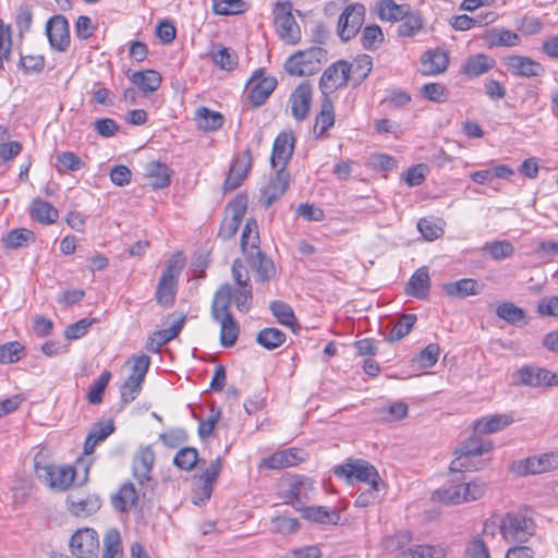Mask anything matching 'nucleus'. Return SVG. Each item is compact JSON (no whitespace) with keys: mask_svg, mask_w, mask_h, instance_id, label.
<instances>
[{"mask_svg":"<svg viewBox=\"0 0 558 558\" xmlns=\"http://www.w3.org/2000/svg\"><path fill=\"white\" fill-rule=\"evenodd\" d=\"M112 506L116 510L126 512L136 506L137 493L132 483H125L119 492L112 497Z\"/></svg>","mask_w":558,"mask_h":558,"instance_id":"a19ab883","label":"nucleus"},{"mask_svg":"<svg viewBox=\"0 0 558 558\" xmlns=\"http://www.w3.org/2000/svg\"><path fill=\"white\" fill-rule=\"evenodd\" d=\"M517 381L531 387L558 386V375L546 368L523 366L517 374Z\"/></svg>","mask_w":558,"mask_h":558,"instance_id":"dca6fc26","label":"nucleus"},{"mask_svg":"<svg viewBox=\"0 0 558 558\" xmlns=\"http://www.w3.org/2000/svg\"><path fill=\"white\" fill-rule=\"evenodd\" d=\"M312 101V88L307 83H301L292 92L289 98L292 117L298 121L307 118Z\"/></svg>","mask_w":558,"mask_h":558,"instance_id":"4be33fe9","label":"nucleus"},{"mask_svg":"<svg viewBox=\"0 0 558 558\" xmlns=\"http://www.w3.org/2000/svg\"><path fill=\"white\" fill-rule=\"evenodd\" d=\"M496 315L510 325H519L524 322L525 312L512 302H502L496 307Z\"/></svg>","mask_w":558,"mask_h":558,"instance_id":"49530a36","label":"nucleus"},{"mask_svg":"<svg viewBox=\"0 0 558 558\" xmlns=\"http://www.w3.org/2000/svg\"><path fill=\"white\" fill-rule=\"evenodd\" d=\"M145 173L154 189L167 187L171 182V170L167 165L159 161L148 162L145 167Z\"/></svg>","mask_w":558,"mask_h":558,"instance_id":"473e14b6","label":"nucleus"},{"mask_svg":"<svg viewBox=\"0 0 558 558\" xmlns=\"http://www.w3.org/2000/svg\"><path fill=\"white\" fill-rule=\"evenodd\" d=\"M114 430L112 421L96 424L90 433L87 435L84 444L85 453L89 454L93 452L95 446L105 440Z\"/></svg>","mask_w":558,"mask_h":558,"instance_id":"c03bdc74","label":"nucleus"},{"mask_svg":"<svg viewBox=\"0 0 558 558\" xmlns=\"http://www.w3.org/2000/svg\"><path fill=\"white\" fill-rule=\"evenodd\" d=\"M213 60L220 69L230 71L238 64V56L227 47H220L213 53Z\"/></svg>","mask_w":558,"mask_h":558,"instance_id":"69168bd1","label":"nucleus"},{"mask_svg":"<svg viewBox=\"0 0 558 558\" xmlns=\"http://www.w3.org/2000/svg\"><path fill=\"white\" fill-rule=\"evenodd\" d=\"M303 518L319 524H338L340 514L324 506H308L301 509Z\"/></svg>","mask_w":558,"mask_h":558,"instance_id":"72a5a7b5","label":"nucleus"},{"mask_svg":"<svg viewBox=\"0 0 558 558\" xmlns=\"http://www.w3.org/2000/svg\"><path fill=\"white\" fill-rule=\"evenodd\" d=\"M430 289V278L427 267L418 268L410 278L405 292L407 294L417 298L425 299Z\"/></svg>","mask_w":558,"mask_h":558,"instance_id":"cd10ccee","label":"nucleus"},{"mask_svg":"<svg viewBox=\"0 0 558 558\" xmlns=\"http://www.w3.org/2000/svg\"><path fill=\"white\" fill-rule=\"evenodd\" d=\"M446 553L441 547L430 545H417L402 550L399 558H445Z\"/></svg>","mask_w":558,"mask_h":558,"instance_id":"8fccbe9b","label":"nucleus"},{"mask_svg":"<svg viewBox=\"0 0 558 558\" xmlns=\"http://www.w3.org/2000/svg\"><path fill=\"white\" fill-rule=\"evenodd\" d=\"M46 35L52 49L64 52L70 47V25L64 15L56 14L46 23Z\"/></svg>","mask_w":558,"mask_h":558,"instance_id":"ddd939ff","label":"nucleus"},{"mask_svg":"<svg viewBox=\"0 0 558 558\" xmlns=\"http://www.w3.org/2000/svg\"><path fill=\"white\" fill-rule=\"evenodd\" d=\"M290 184V174L282 168H277L276 174L270 178L268 183L260 189V203L265 208H269L288 190Z\"/></svg>","mask_w":558,"mask_h":558,"instance_id":"2eb2a0df","label":"nucleus"},{"mask_svg":"<svg viewBox=\"0 0 558 558\" xmlns=\"http://www.w3.org/2000/svg\"><path fill=\"white\" fill-rule=\"evenodd\" d=\"M36 476L47 486L57 490L68 489L74 481L75 469L72 466H57L47 461L43 450L34 457Z\"/></svg>","mask_w":558,"mask_h":558,"instance_id":"7ed1b4c3","label":"nucleus"},{"mask_svg":"<svg viewBox=\"0 0 558 558\" xmlns=\"http://www.w3.org/2000/svg\"><path fill=\"white\" fill-rule=\"evenodd\" d=\"M31 215L43 225H51L59 217L58 210L50 203L41 198H35L32 202Z\"/></svg>","mask_w":558,"mask_h":558,"instance_id":"79ce46f5","label":"nucleus"},{"mask_svg":"<svg viewBox=\"0 0 558 558\" xmlns=\"http://www.w3.org/2000/svg\"><path fill=\"white\" fill-rule=\"evenodd\" d=\"M251 268L257 274V280L269 281L276 275L274 262L267 257L260 250L246 255Z\"/></svg>","mask_w":558,"mask_h":558,"instance_id":"b1692460","label":"nucleus"},{"mask_svg":"<svg viewBox=\"0 0 558 558\" xmlns=\"http://www.w3.org/2000/svg\"><path fill=\"white\" fill-rule=\"evenodd\" d=\"M198 461V451L192 447L180 449L173 458V463L181 470H192Z\"/></svg>","mask_w":558,"mask_h":558,"instance_id":"bf43d9fd","label":"nucleus"},{"mask_svg":"<svg viewBox=\"0 0 558 558\" xmlns=\"http://www.w3.org/2000/svg\"><path fill=\"white\" fill-rule=\"evenodd\" d=\"M482 251L488 253L495 260H500L510 257L514 247L509 241L502 240L485 243Z\"/></svg>","mask_w":558,"mask_h":558,"instance_id":"6e6d98bb","label":"nucleus"},{"mask_svg":"<svg viewBox=\"0 0 558 558\" xmlns=\"http://www.w3.org/2000/svg\"><path fill=\"white\" fill-rule=\"evenodd\" d=\"M241 250L245 256L260 250L258 226L255 219H248L245 222L241 235Z\"/></svg>","mask_w":558,"mask_h":558,"instance_id":"ea45409f","label":"nucleus"},{"mask_svg":"<svg viewBox=\"0 0 558 558\" xmlns=\"http://www.w3.org/2000/svg\"><path fill=\"white\" fill-rule=\"evenodd\" d=\"M416 322V315L414 314H403L399 318V320L391 328L387 339L390 342L398 341L405 337L411 329L413 328Z\"/></svg>","mask_w":558,"mask_h":558,"instance_id":"603ef678","label":"nucleus"},{"mask_svg":"<svg viewBox=\"0 0 558 558\" xmlns=\"http://www.w3.org/2000/svg\"><path fill=\"white\" fill-rule=\"evenodd\" d=\"M434 498L451 505H459L465 502V495L463 492V484L451 485L448 488L438 489L434 493Z\"/></svg>","mask_w":558,"mask_h":558,"instance_id":"864d4df0","label":"nucleus"},{"mask_svg":"<svg viewBox=\"0 0 558 558\" xmlns=\"http://www.w3.org/2000/svg\"><path fill=\"white\" fill-rule=\"evenodd\" d=\"M333 473L350 485L356 482L365 483L373 487L384 484L376 468L364 459L349 458L344 463L336 466Z\"/></svg>","mask_w":558,"mask_h":558,"instance_id":"39448f33","label":"nucleus"},{"mask_svg":"<svg viewBox=\"0 0 558 558\" xmlns=\"http://www.w3.org/2000/svg\"><path fill=\"white\" fill-rule=\"evenodd\" d=\"M58 171H77L85 167V162L72 151H63L57 156Z\"/></svg>","mask_w":558,"mask_h":558,"instance_id":"0e129e2a","label":"nucleus"},{"mask_svg":"<svg viewBox=\"0 0 558 558\" xmlns=\"http://www.w3.org/2000/svg\"><path fill=\"white\" fill-rule=\"evenodd\" d=\"M111 373L105 371L101 375L90 385L87 400L90 404H99L102 401L104 392L110 381Z\"/></svg>","mask_w":558,"mask_h":558,"instance_id":"13d9d810","label":"nucleus"},{"mask_svg":"<svg viewBox=\"0 0 558 558\" xmlns=\"http://www.w3.org/2000/svg\"><path fill=\"white\" fill-rule=\"evenodd\" d=\"M335 124L333 102L328 96L322 101L320 111L316 117L314 133L317 137L323 136Z\"/></svg>","mask_w":558,"mask_h":558,"instance_id":"f704fd0d","label":"nucleus"},{"mask_svg":"<svg viewBox=\"0 0 558 558\" xmlns=\"http://www.w3.org/2000/svg\"><path fill=\"white\" fill-rule=\"evenodd\" d=\"M442 290L449 296L464 299L480 294L482 286L475 279L464 278L444 284Z\"/></svg>","mask_w":558,"mask_h":558,"instance_id":"c85d7f7f","label":"nucleus"},{"mask_svg":"<svg viewBox=\"0 0 558 558\" xmlns=\"http://www.w3.org/2000/svg\"><path fill=\"white\" fill-rule=\"evenodd\" d=\"M504 64L514 76L537 77L545 73V68L539 62L524 56H509Z\"/></svg>","mask_w":558,"mask_h":558,"instance_id":"6ab92c4d","label":"nucleus"},{"mask_svg":"<svg viewBox=\"0 0 558 558\" xmlns=\"http://www.w3.org/2000/svg\"><path fill=\"white\" fill-rule=\"evenodd\" d=\"M277 78L266 76L263 69L254 72L247 85V97L255 107L262 106L277 87Z\"/></svg>","mask_w":558,"mask_h":558,"instance_id":"f8f14e48","label":"nucleus"},{"mask_svg":"<svg viewBox=\"0 0 558 558\" xmlns=\"http://www.w3.org/2000/svg\"><path fill=\"white\" fill-rule=\"evenodd\" d=\"M327 59V51L324 48L313 46L290 56L284 63V70L290 75L308 76L318 72Z\"/></svg>","mask_w":558,"mask_h":558,"instance_id":"20e7f679","label":"nucleus"},{"mask_svg":"<svg viewBox=\"0 0 558 558\" xmlns=\"http://www.w3.org/2000/svg\"><path fill=\"white\" fill-rule=\"evenodd\" d=\"M104 553L122 558L121 535L117 529L107 531L104 538Z\"/></svg>","mask_w":558,"mask_h":558,"instance_id":"338daca9","label":"nucleus"},{"mask_svg":"<svg viewBox=\"0 0 558 558\" xmlns=\"http://www.w3.org/2000/svg\"><path fill=\"white\" fill-rule=\"evenodd\" d=\"M246 3L243 0H214L213 11L217 15H233L243 13Z\"/></svg>","mask_w":558,"mask_h":558,"instance_id":"4d7b16f0","label":"nucleus"},{"mask_svg":"<svg viewBox=\"0 0 558 558\" xmlns=\"http://www.w3.org/2000/svg\"><path fill=\"white\" fill-rule=\"evenodd\" d=\"M295 137L292 132H281L275 138L271 151V165L272 168H282L286 170V166L292 157L294 150Z\"/></svg>","mask_w":558,"mask_h":558,"instance_id":"aec40b11","label":"nucleus"},{"mask_svg":"<svg viewBox=\"0 0 558 558\" xmlns=\"http://www.w3.org/2000/svg\"><path fill=\"white\" fill-rule=\"evenodd\" d=\"M384 41V34L378 25L372 24L363 28L361 44L366 50L377 49Z\"/></svg>","mask_w":558,"mask_h":558,"instance_id":"5fc2aeb1","label":"nucleus"},{"mask_svg":"<svg viewBox=\"0 0 558 558\" xmlns=\"http://www.w3.org/2000/svg\"><path fill=\"white\" fill-rule=\"evenodd\" d=\"M498 527L502 538L509 543L523 544L535 533L534 520L526 508L506 513Z\"/></svg>","mask_w":558,"mask_h":558,"instance_id":"f03ea898","label":"nucleus"},{"mask_svg":"<svg viewBox=\"0 0 558 558\" xmlns=\"http://www.w3.org/2000/svg\"><path fill=\"white\" fill-rule=\"evenodd\" d=\"M475 459L476 458L456 452V458L451 461L449 469L452 473L480 470L482 468V463L480 461H475Z\"/></svg>","mask_w":558,"mask_h":558,"instance_id":"e2e57ef3","label":"nucleus"},{"mask_svg":"<svg viewBox=\"0 0 558 558\" xmlns=\"http://www.w3.org/2000/svg\"><path fill=\"white\" fill-rule=\"evenodd\" d=\"M466 558H490V553L486 543L480 537H472L465 547Z\"/></svg>","mask_w":558,"mask_h":558,"instance_id":"774afa93","label":"nucleus"},{"mask_svg":"<svg viewBox=\"0 0 558 558\" xmlns=\"http://www.w3.org/2000/svg\"><path fill=\"white\" fill-rule=\"evenodd\" d=\"M286 339V333L278 328H264L256 337L257 343L267 350L279 348Z\"/></svg>","mask_w":558,"mask_h":558,"instance_id":"09e8293b","label":"nucleus"},{"mask_svg":"<svg viewBox=\"0 0 558 558\" xmlns=\"http://www.w3.org/2000/svg\"><path fill=\"white\" fill-rule=\"evenodd\" d=\"M350 80L354 85L361 84L373 69V59L368 54H360L352 62H347Z\"/></svg>","mask_w":558,"mask_h":558,"instance_id":"4c0bfd02","label":"nucleus"},{"mask_svg":"<svg viewBox=\"0 0 558 558\" xmlns=\"http://www.w3.org/2000/svg\"><path fill=\"white\" fill-rule=\"evenodd\" d=\"M493 444L490 440L482 439L477 436H472L466 439L456 452L466 454L472 458H478L482 454L490 451Z\"/></svg>","mask_w":558,"mask_h":558,"instance_id":"a18cd8bd","label":"nucleus"},{"mask_svg":"<svg viewBox=\"0 0 558 558\" xmlns=\"http://www.w3.org/2000/svg\"><path fill=\"white\" fill-rule=\"evenodd\" d=\"M72 554L77 558H98L99 539L94 529H81L76 531L70 541Z\"/></svg>","mask_w":558,"mask_h":558,"instance_id":"9b49d317","label":"nucleus"},{"mask_svg":"<svg viewBox=\"0 0 558 558\" xmlns=\"http://www.w3.org/2000/svg\"><path fill=\"white\" fill-rule=\"evenodd\" d=\"M155 463V453L150 447L140 448L133 458V475L141 485L151 481L150 473Z\"/></svg>","mask_w":558,"mask_h":558,"instance_id":"5701e85b","label":"nucleus"},{"mask_svg":"<svg viewBox=\"0 0 558 558\" xmlns=\"http://www.w3.org/2000/svg\"><path fill=\"white\" fill-rule=\"evenodd\" d=\"M231 286L222 284L215 293L211 303V317L220 324V343L223 348L235 344L240 335V326L230 312Z\"/></svg>","mask_w":558,"mask_h":558,"instance_id":"f257e3e1","label":"nucleus"},{"mask_svg":"<svg viewBox=\"0 0 558 558\" xmlns=\"http://www.w3.org/2000/svg\"><path fill=\"white\" fill-rule=\"evenodd\" d=\"M421 61L425 74L437 75L447 70L449 57L447 52L437 49L425 52Z\"/></svg>","mask_w":558,"mask_h":558,"instance_id":"7c9ffc66","label":"nucleus"},{"mask_svg":"<svg viewBox=\"0 0 558 558\" xmlns=\"http://www.w3.org/2000/svg\"><path fill=\"white\" fill-rule=\"evenodd\" d=\"M555 469H558V452L533 456L513 461L511 464V471L520 476L541 474Z\"/></svg>","mask_w":558,"mask_h":558,"instance_id":"9d476101","label":"nucleus"},{"mask_svg":"<svg viewBox=\"0 0 558 558\" xmlns=\"http://www.w3.org/2000/svg\"><path fill=\"white\" fill-rule=\"evenodd\" d=\"M246 209L247 205L244 198L238 197L230 202L219 229V236L222 240H229L236 233L246 214Z\"/></svg>","mask_w":558,"mask_h":558,"instance_id":"4468645a","label":"nucleus"},{"mask_svg":"<svg viewBox=\"0 0 558 558\" xmlns=\"http://www.w3.org/2000/svg\"><path fill=\"white\" fill-rule=\"evenodd\" d=\"M195 119L199 129L205 131H216L223 124V116L211 111L207 107H199L195 112Z\"/></svg>","mask_w":558,"mask_h":558,"instance_id":"37998d69","label":"nucleus"},{"mask_svg":"<svg viewBox=\"0 0 558 558\" xmlns=\"http://www.w3.org/2000/svg\"><path fill=\"white\" fill-rule=\"evenodd\" d=\"M4 245L9 248H20L31 245L35 242V235L33 231L26 228H19L10 231L3 239Z\"/></svg>","mask_w":558,"mask_h":558,"instance_id":"de8ad7c7","label":"nucleus"},{"mask_svg":"<svg viewBox=\"0 0 558 558\" xmlns=\"http://www.w3.org/2000/svg\"><path fill=\"white\" fill-rule=\"evenodd\" d=\"M185 315L181 314L173 320L168 329L154 331L145 343V349L150 353H158L160 348L177 338L185 324Z\"/></svg>","mask_w":558,"mask_h":558,"instance_id":"412c9836","label":"nucleus"},{"mask_svg":"<svg viewBox=\"0 0 558 558\" xmlns=\"http://www.w3.org/2000/svg\"><path fill=\"white\" fill-rule=\"evenodd\" d=\"M349 80L350 75L347 61H337L324 71L319 81V87L323 94L327 95L344 86Z\"/></svg>","mask_w":558,"mask_h":558,"instance_id":"f3484780","label":"nucleus"},{"mask_svg":"<svg viewBox=\"0 0 558 558\" xmlns=\"http://www.w3.org/2000/svg\"><path fill=\"white\" fill-rule=\"evenodd\" d=\"M366 9L362 3H350L338 19L337 32L342 41H349L360 32Z\"/></svg>","mask_w":558,"mask_h":558,"instance_id":"6e6552de","label":"nucleus"},{"mask_svg":"<svg viewBox=\"0 0 558 558\" xmlns=\"http://www.w3.org/2000/svg\"><path fill=\"white\" fill-rule=\"evenodd\" d=\"M302 459L299 457V450L294 448L281 450L263 459L262 466L270 470L283 469L296 465Z\"/></svg>","mask_w":558,"mask_h":558,"instance_id":"c756f323","label":"nucleus"},{"mask_svg":"<svg viewBox=\"0 0 558 558\" xmlns=\"http://www.w3.org/2000/svg\"><path fill=\"white\" fill-rule=\"evenodd\" d=\"M494 65V59L484 53H478L466 59L462 66V73L469 78H474L487 73Z\"/></svg>","mask_w":558,"mask_h":558,"instance_id":"2f4dec72","label":"nucleus"},{"mask_svg":"<svg viewBox=\"0 0 558 558\" xmlns=\"http://www.w3.org/2000/svg\"><path fill=\"white\" fill-rule=\"evenodd\" d=\"M409 4H398L395 0H379L375 5L378 19L386 22H399L408 13Z\"/></svg>","mask_w":558,"mask_h":558,"instance_id":"bb28decb","label":"nucleus"},{"mask_svg":"<svg viewBox=\"0 0 558 558\" xmlns=\"http://www.w3.org/2000/svg\"><path fill=\"white\" fill-rule=\"evenodd\" d=\"M274 15L279 37L288 45L298 44L301 40V29L292 14V4L289 1L276 3Z\"/></svg>","mask_w":558,"mask_h":558,"instance_id":"0eeeda50","label":"nucleus"},{"mask_svg":"<svg viewBox=\"0 0 558 558\" xmlns=\"http://www.w3.org/2000/svg\"><path fill=\"white\" fill-rule=\"evenodd\" d=\"M68 509L77 517H87L99 510L101 502L97 496H87L81 498L75 494H70L66 499Z\"/></svg>","mask_w":558,"mask_h":558,"instance_id":"393cba45","label":"nucleus"},{"mask_svg":"<svg viewBox=\"0 0 558 558\" xmlns=\"http://www.w3.org/2000/svg\"><path fill=\"white\" fill-rule=\"evenodd\" d=\"M231 301H234L236 308L242 313H247L253 302L252 286L231 288Z\"/></svg>","mask_w":558,"mask_h":558,"instance_id":"052dcab7","label":"nucleus"},{"mask_svg":"<svg viewBox=\"0 0 558 558\" xmlns=\"http://www.w3.org/2000/svg\"><path fill=\"white\" fill-rule=\"evenodd\" d=\"M401 24L397 28L399 37H414L424 27V20L420 11H413L409 8L408 13L400 21Z\"/></svg>","mask_w":558,"mask_h":558,"instance_id":"58836bf2","label":"nucleus"},{"mask_svg":"<svg viewBox=\"0 0 558 558\" xmlns=\"http://www.w3.org/2000/svg\"><path fill=\"white\" fill-rule=\"evenodd\" d=\"M281 495L286 504L292 505L300 510L305 507L304 504L311 499L314 494V481L305 476H293L284 482Z\"/></svg>","mask_w":558,"mask_h":558,"instance_id":"1a4fd4ad","label":"nucleus"},{"mask_svg":"<svg viewBox=\"0 0 558 558\" xmlns=\"http://www.w3.org/2000/svg\"><path fill=\"white\" fill-rule=\"evenodd\" d=\"M485 40L492 47H515L521 43L517 33L504 28L487 31Z\"/></svg>","mask_w":558,"mask_h":558,"instance_id":"e433bc0d","label":"nucleus"},{"mask_svg":"<svg viewBox=\"0 0 558 558\" xmlns=\"http://www.w3.org/2000/svg\"><path fill=\"white\" fill-rule=\"evenodd\" d=\"M129 77L145 94L156 92L162 81L161 75L155 70L137 71Z\"/></svg>","mask_w":558,"mask_h":558,"instance_id":"c9c22d12","label":"nucleus"},{"mask_svg":"<svg viewBox=\"0 0 558 558\" xmlns=\"http://www.w3.org/2000/svg\"><path fill=\"white\" fill-rule=\"evenodd\" d=\"M272 315L278 319L281 325L292 326L295 322V316L292 307L282 301H272L269 305Z\"/></svg>","mask_w":558,"mask_h":558,"instance_id":"680f3d73","label":"nucleus"},{"mask_svg":"<svg viewBox=\"0 0 558 558\" xmlns=\"http://www.w3.org/2000/svg\"><path fill=\"white\" fill-rule=\"evenodd\" d=\"M252 168V154L247 148L243 153L235 156L231 165L229 174L223 183L226 192L238 189Z\"/></svg>","mask_w":558,"mask_h":558,"instance_id":"a211bd4d","label":"nucleus"},{"mask_svg":"<svg viewBox=\"0 0 558 558\" xmlns=\"http://www.w3.org/2000/svg\"><path fill=\"white\" fill-rule=\"evenodd\" d=\"M222 469V459L217 457L202 474L203 495L205 498L211 496L213 485L217 481Z\"/></svg>","mask_w":558,"mask_h":558,"instance_id":"3c124183","label":"nucleus"},{"mask_svg":"<svg viewBox=\"0 0 558 558\" xmlns=\"http://www.w3.org/2000/svg\"><path fill=\"white\" fill-rule=\"evenodd\" d=\"M514 422L510 414L486 415L474 423V430L482 434H494L505 429Z\"/></svg>","mask_w":558,"mask_h":558,"instance_id":"a878e982","label":"nucleus"},{"mask_svg":"<svg viewBox=\"0 0 558 558\" xmlns=\"http://www.w3.org/2000/svg\"><path fill=\"white\" fill-rule=\"evenodd\" d=\"M183 268L180 254L173 255L167 263L166 269L156 288V301L163 307H170L175 302L179 276Z\"/></svg>","mask_w":558,"mask_h":558,"instance_id":"423d86ee","label":"nucleus"}]
</instances>
